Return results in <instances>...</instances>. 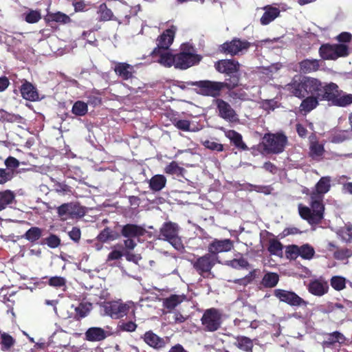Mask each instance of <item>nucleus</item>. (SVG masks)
<instances>
[{
  "label": "nucleus",
  "instance_id": "f257e3e1",
  "mask_svg": "<svg viewBox=\"0 0 352 352\" xmlns=\"http://www.w3.org/2000/svg\"><path fill=\"white\" fill-rule=\"evenodd\" d=\"M330 182L329 177H322L316 184V192L311 195V208L301 204L298 206L300 217L311 224L318 223L323 218L324 208L322 204V195L329 190Z\"/></svg>",
  "mask_w": 352,
  "mask_h": 352
},
{
  "label": "nucleus",
  "instance_id": "f03ea898",
  "mask_svg": "<svg viewBox=\"0 0 352 352\" xmlns=\"http://www.w3.org/2000/svg\"><path fill=\"white\" fill-rule=\"evenodd\" d=\"M322 87V83L316 78L296 76L287 85V89L298 98H305L310 94L319 98Z\"/></svg>",
  "mask_w": 352,
  "mask_h": 352
},
{
  "label": "nucleus",
  "instance_id": "7ed1b4c3",
  "mask_svg": "<svg viewBox=\"0 0 352 352\" xmlns=\"http://www.w3.org/2000/svg\"><path fill=\"white\" fill-rule=\"evenodd\" d=\"M121 235L125 238L123 241L124 248L127 250H133L140 242V238L146 233L143 226L127 223L121 226Z\"/></svg>",
  "mask_w": 352,
  "mask_h": 352
},
{
  "label": "nucleus",
  "instance_id": "20e7f679",
  "mask_svg": "<svg viewBox=\"0 0 352 352\" xmlns=\"http://www.w3.org/2000/svg\"><path fill=\"white\" fill-rule=\"evenodd\" d=\"M179 228L177 223L166 222L160 228L158 239L168 241L177 250H182L184 245L179 236Z\"/></svg>",
  "mask_w": 352,
  "mask_h": 352
},
{
  "label": "nucleus",
  "instance_id": "39448f33",
  "mask_svg": "<svg viewBox=\"0 0 352 352\" xmlns=\"http://www.w3.org/2000/svg\"><path fill=\"white\" fill-rule=\"evenodd\" d=\"M114 72L123 80L132 79L133 86L129 88L132 93L138 94L139 91H142L144 84L137 78H133V74L135 72L133 66L126 63H116Z\"/></svg>",
  "mask_w": 352,
  "mask_h": 352
},
{
  "label": "nucleus",
  "instance_id": "423d86ee",
  "mask_svg": "<svg viewBox=\"0 0 352 352\" xmlns=\"http://www.w3.org/2000/svg\"><path fill=\"white\" fill-rule=\"evenodd\" d=\"M132 301L123 302L121 300L104 302L102 307L104 314L112 318L118 319L126 316L130 309L134 307Z\"/></svg>",
  "mask_w": 352,
  "mask_h": 352
},
{
  "label": "nucleus",
  "instance_id": "0eeeda50",
  "mask_svg": "<svg viewBox=\"0 0 352 352\" xmlns=\"http://www.w3.org/2000/svg\"><path fill=\"white\" fill-rule=\"evenodd\" d=\"M186 84L188 86H197L199 89L198 94L212 97L218 96L220 91L224 88L223 82L210 80L189 81Z\"/></svg>",
  "mask_w": 352,
  "mask_h": 352
},
{
  "label": "nucleus",
  "instance_id": "6e6552de",
  "mask_svg": "<svg viewBox=\"0 0 352 352\" xmlns=\"http://www.w3.org/2000/svg\"><path fill=\"white\" fill-rule=\"evenodd\" d=\"M320 56L326 60H336L339 57L349 54V47L345 44H325L319 50Z\"/></svg>",
  "mask_w": 352,
  "mask_h": 352
},
{
  "label": "nucleus",
  "instance_id": "1a4fd4ad",
  "mask_svg": "<svg viewBox=\"0 0 352 352\" xmlns=\"http://www.w3.org/2000/svg\"><path fill=\"white\" fill-rule=\"evenodd\" d=\"M287 137L282 133L267 134L263 138L265 149L273 153H280L284 150Z\"/></svg>",
  "mask_w": 352,
  "mask_h": 352
},
{
  "label": "nucleus",
  "instance_id": "9d476101",
  "mask_svg": "<svg viewBox=\"0 0 352 352\" xmlns=\"http://www.w3.org/2000/svg\"><path fill=\"white\" fill-rule=\"evenodd\" d=\"M175 67L186 69L200 61V57L194 53V50L190 47L187 51L183 50L175 55Z\"/></svg>",
  "mask_w": 352,
  "mask_h": 352
},
{
  "label": "nucleus",
  "instance_id": "9b49d317",
  "mask_svg": "<svg viewBox=\"0 0 352 352\" xmlns=\"http://www.w3.org/2000/svg\"><path fill=\"white\" fill-rule=\"evenodd\" d=\"M201 320L206 331H215L221 325V314L214 308L208 309L204 313Z\"/></svg>",
  "mask_w": 352,
  "mask_h": 352
},
{
  "label": "nucleus",
  "instance_id": "f8f14e48",
  "mask_svg": "<svg viewBox=\"0 0 352 352\" xmlns=\"http://www.w3.org/2000/svg\"><path fill=\"white\" fill-rule=\"evenodd\" d=\"M218 257L210 253L199 257L192 262L193 267L201 276L210 274V271L217 261Z\"/></svg>",
  "mask_w": 352,
  "mask_h": 352
},
{
  "label": "nucleus",
  "instance_id": "ddd939ff",
  "mask_svg": "<svg viewBox=\"0 0 352 352\" xmlns=\"http://www.w3.org/2000/svg\"><path fill=\"white\" fill-rule=\"evenodd\" d=\"M250 43L245 40L234 38L221 45V50L232 56L243 54L249 49Z\"/></svg>",
  "mask_w": 352,
  "mask_h": 352
},
{
  "label": "nucleus",
  "instance_id": "4468645a",
  "mask_svg": "<svg viewBox=\"0 0 352 352\" xmlns=\"http://www.w3.org/2000/svg\"><path fill=\"white\" fill-rule=\"evenodd\" d=\"M274 296L280 301L287 303L291 306H306L307 302L296 293L284 289H275Z\"/></svg>",
  "mask_w": 352,
  "mask_h": 352
},
{
  "label": "nucleus",
  "instance_id": "2eb2a0df",
  "mask_svg": "<svg viewBox=\"0 0 352 352\" xmlns=\"http://www.w3.org/2000/svg\"><path fill=\"white\" fill-rule=\"evenodd\" d=\"M215 104L217 107L218 114L221 118L229 122H239L238 115L229 103L221 99H217Z\"/></svg>",
  "mask_w": 352,
  "mask_h": 352
},
{
  "label": "nucleus",
  "instance_id": "dca6fc26",
  "mask_svg": "<svg viewBox=\"0 0 352 352\" xmlns=\"http://www.w3.org/2000/svg\"><path fill=\"white\" fill-rule=\"evenodd\" d=\"M234 247L233 241L230 239H217L212 240L208 246V252L217 256V254L221 252H226L230 251Z\"/></svg>",
  "mask_w": 352,
  "mask_h": 352
},
{
  "label": "nucleus",
  "instance_id": "f3484780",
  "mask_svg": "<svg viewBox=\"0 0 352 352\" xmlns=\"http://www.w3.org/2000/svg\"><path fill=\"white\" fill-rule=\"evenodd\" d=\"M57 213L63 221L81 215L80 207L74 203L62 204L57 208Z\"/></svg>",
  "mask_w": 352,
  "mask_h": 352
},
{
  "label": "nucleus",
  "instance_id": "a211bd4d",
  "mask_svg": "<svg viewBox=\"0 0 352 352\" xmlns=\"http://www.w3.org/2000/svg\"><path fill=\"white\" fill-rule=\"evenodd\" d=\"M214 66L219 72L231 76L237 73L240 65L234 60L225 59L217 61Z\"/></svg>",
  "mask_w": 352,
  "mask_h": 352
},
{
  "label": "nucleus",
  "instance_id": "6ab92c4d",
  "mask_svg": "<svg viewBox=\"0 0 352 352\" xmlns=\"http://www.w3.org/2000/svg\"><path fill=\"white\" fill-rule=\"evenodd\" d=\"M321 89L322 93H320V100H327L331 102V104L340 91L338 86L333 82L322 83Z\"/></svg>",
  "mask_w": 352,
  "mask_h": 352
},
{
  "label": "nucleus",
  "instance_id": "aec40b11",
  "mask_svg": "<svg viewBox=\"0 0 352 352\" xmlns=\"http://www.w3.org/2000/svg\"><path fill=\"white\" fill-rule=\"evenodd\" d=\"M153 54L159 57L157 62L162 65L166 67L175 66V56L173 55L168 50L154 49Z\"/></svg>",
  "mask_w": 352,
  "mask_h": 352
},
{
  "label": "nucleus",
  "instance_id": "412c9836",
  "mask_svg": "<svg viewBox=\"0 0 352 352\" xmlns=\"http://www.w3.org/2000/svg\"><path fill=\"white\" fill-rule=\"evenodd\" d=\"M109 333L100 327H90L85 332L86 340L91 342H99L104 340Z\"/></svg>",
  "mask_w": 352,
  "mask_h": 352
},
{
  "label": "nucleus",
  "instance_id": "4be33fe9",
  "mask_svg": "<svg viewBox=\"0 0 352 352\" xmlns=\"http://www.w3.org/2000/svg\"><path fill=\"white\" fill-rule=\"evenodd\" d=\"M175 32V30L173 28L166 30L157 39L155 49L168 50L169 46L173 41Z\"/></svg>",
  "mask_w": 352,
  "mask_h": 352
},
{
  "label": "nucleus",
  "instance_id": "5701e85b",
  "mask_svg": "<svg viewBox=\"0 0 352 352\" xmlns=\"http://www.w3.org/2000/svg\"><path fill=\"white\" fill-rule=\"evenodd\" d=\"M144 340L150 346L157 349L163 348L166 343L164 338L159 337L152 331H148L144 333Z\"/></svg>",
  "mask_w": 352,
  "mask_h": 352
},
{
  "label": "nucleus",
  "instance_id": "b1692460",
  "mask_svg": "<svg viewBox=\"0 0 352 352\" xmlns=\"http://www.w3.org/2000/svg\"><path fill=\"white\" fill-rule=\"evenodd\" d=\"M309 292L315 296H322L326 294L329 289L327 282L322 280H315L309 285Z\"/></svg>",
  "mask_w": 352,
  "mask_h": 352
},
{
  "label": "nucleus",
  "instance_id": "393cba45",
  "mask_svg": "<svg viewBox=\"0 0 352 352\" xmlns=\"http://www.w3.org/2000/svg\"><path fill=\"white\" fill-rule=\"evenodd\" d=\"M21 93L23 98L28 100L36 101L39 98L36 88L28 81H25L21 85Z\"/></svg>",
  "mask_w": 352,
  "mask_h": 352
},
{
  "label": "nucleus",
  "instance_id": "a878e982",
  "mask_svg": "<svg viewBox=\"0 0 352 352\" xmlns=\"http://www.w3.org/2000/svg\"><path fill=\"white\" fill-rule=\"evenodd\" d=\"M264 10L265 12L261 18V23L264 25L273 21L280 14V10L278 8L270 6L265 7Z\"/></svg>",
  "mask_w": 352,
  "mask_h": 352
},
{
  "label": "nucleus",
  "instance_id": "bb28decb",
  "mask_svg": "<svg viewBox=\"0 0 352 352\" xmlns=\"http://www.w3.org/2000/svg\"><path fill=\"white\" fill-rule=\"evenodd\" d=\"M185 300L186 296L184 294H173L163 300V306L169 310H172Z\"/></svg>",
  "mask_w": 352,
  "mask_h": 352
},
{
  "label": "nucleus",
  "instance_id": "cd10ccee",
  "mask_svg": "<svg viewBox=\"0 0 352 352\" xmlns=\"http://www.w3.org/2000/svg\"><path fill=\"white\" fill-rule=\"evenodd\" d=\"M320 99L317 96H307L304 99L300 106V110L304 113L310 112L318 105V100Z\"/></svg>",
  "mask_w": 352,
  "mask_h": 352
},
{
  "label": "nucleus",
  "instance_id": "c85d7f7f",
  "mask_svg": "<svg viewBox=\"0 0 352 352\" xmlns=\"http://www.w3.org/2000/svg\"><path fill=\"white\" fill-rule=\"evenodd\" d=\"M225 135L230 139V140L234 143V144L243 150H247L248 146L242 140V136L241 134L234 130H228L225 131Z\"/></svg>",
  "mask_w": 352,
  "mask_h": 352
},
{
  "label": "nucleus",
  "instance_id": "c756f323",
  "mask_svg": "<svg viewBox=\"0 0 352 352\" xmlns=\"http://www.w3.org/2000/svg\"><path fill=\"white\" fill-rule=\"evenodd\" d=\"M319 67V60L317 59H306L300 63V69L304 73L315 72Z\"/></svg>",
  "mask_w": 352,
  "mask_h": 352
},
{
  "label": "nucleus",
  "instance_id": "7c9ffc66",
  "mask_svg": "<svg viewBox=\"0 0 352 352\" xmlns=\"http://www.w3.org/2000/svg\"><path fill=\"white\" fill-rule=\"evenodd\" d=\"M234 344L241 350L246 352H252L253 347L252 340L245 336L236 337Z\"/></svg>",
  "mask_w": 352,
  "mask_h": 352
},
{
  "label": "nucleus",
  "instance_id": "2f4dec72",
  "mask_svg": "<svg viewBox=\"0 0 352 352\" xmlns=\"http://www.w3.org/2000/svg\"><path fill=\"white\" fill-rule=\"evenodd\" d=\"M352 104V94L340 90L332 104L338 107H346Z\"/></svg>",
  "mask_w": 352,
  "mask_h": 352
},
{
  "label": "nucleus",
  "instance_id": "473e14b6",
  "mask_svg": "<svg viewBox=\"0 0 352 352\" xmlns=\"http://www.w3.org/2000/svg\"><path fill=\"white\" fill-rule=\"evenodd\" d=\"M166 179L162 175H156L149 181V186L152 190L160 191L166 185Z\"/></svg>",
  "mask_w": 352,
  "mask_h": 352
},
{
  "label": "nucleus",
  "instance_id": "72a5a7b5",
  "mask_svg": "<svg viewBox=\"0 0 352 352\" xmlns=\"http://www.w3.org/2000/svg\"><path fill=\"white\" fill-rule=\"evenodd\" d=\"M43 234V230L38 227H32L22 236L23 238L31 243L38 241Z\"/></svg>",
  "mask_w": 352,
  "mask_h": 352
},
{
  "label": "nucleus",
  "instance_id": "f704fd0d",
  "mask_svg": "<svg viewBox=\"0 0 352 352\" xmlns=\"http://www.w3.org/2000/svg\"><path fill=\"white\" fill-rule=\"evenodd\" d=\"M97 14L98 15L99 21H107L113 19V14L112 11L107 7L105 3H102L98 6Z\"/></svg>",
  "mask_w": 352,
  "mask_h": 352
},
{
  "label": "nucleus",
  "instance_id": "c9c22d12",
  "mask_svg": "<svg viewBox=\"0 0 352 352\" xmlns=\"http://www.w3.org/2000/svg\"><path fill=\"white\" fill-rule=\"evenodd\" d=\"M47 19L49 21H54L62 24L69 23L71 21V19L68 15L60 12L48 13Z\"/></svg>",
  "mask_w": 352,
  "mask_h": 352
},
{
  "label": "nucleus",
  "instance_id": "e433bc0d",
  "mask_svg": "<svg viewBox=\"0 0 352 352\" xmlns=\"http://www.w3.org/2000/svg\"><path fill=\"white\" fill-rule=\"evenodd\" d=\"M91 307V305L89 303H80L78 306L72 305V307L75 311L74 318L80 319L85 317L89 312Z\"/></svg>",
  "mask_w": 352,
  "mask_h": 352
},
{
  "label": "nucleus",
  "instance_id": "4c0bfd02",
  "mask_svg": "<svg viewBox=\"0 0 352 352\" xmlns=\"http://www.w3.org/2000/svg\"><path fill=\"white\" fill-rule=\"evenodd\" d=\"M279 280L278 275L274 272H268L265 274L262 279V284L265 287H275Z\"/></svg>",
  "mask_w": 352,
  "mask_h": 352
},
{
  "label": "nucleus",
  "instance_id": "58836bf2",
  "mask_svg": "<svg viewBox=\"0 0 352 352\" xmlns=\"http://www.w3.org/2000/svg\"><path fill=\"white\" fill-rule=\"evenodd\" d=\"M14 199V193L7 190L0 192V211L6 208V207L12 203Z\"/></svg>",
  "mask_w": 352,
  "mask_h": 352
},
{
  "label": "nucleus",
  "instance_id": "ea45409f",
  "mask_svg": "<svg viewBox=\"0 0 352 352\" xmlns=\"http://www.w3.org/2000/svg\"><path fill=\"white\" fill-rule=\"evenodd\" d=\"M344 341V336L338 331H335L328 335L327 338L323 342L326 346H330L336 342L342 343Z\"/></svg>",
  "mask_w": 352,
  "mask_h": 352
},
{
  "label": "nucleus",
  "instance_id": "a19ab883",
  "mask_svg": "<svg viewBox=\"0 0 352 352\" xmlns=\"http://www.w3.org/2000/svg\"><path fill=\"white\" fill-rule=\"evenodd\" d=\"M67 280L62 276H52L48 279V285L56 289H65Z\"/></svg>",
  "mask_w": 352,
  "mask_h": 352
},
{
  "label": "nucleus",
  "instance_id": "79ce46f5",
  "mask_svg": "<svg viewBox=\"0 0 352 352\" xmlns=\"http://www.w3.org/2000/svg\"><path fill=\"white\" fill-rule=\"evenodd\" d=\"M118 235L112 231L110 228H107L98 236V239L102 242H107L108 241H113L118 238Z\"/></svg>",
  "mask_w": 352,
  "mask_h": 352
},
{
  "label": "nucleus",
  "instance_id": "37998d69",
  "mask_svg": "<svg viewBox=\"0 0 352 352\" xmlns=\"http://www.w3.org/2000/svg\"><path fill=\"white\" fill-rule=\"evenodd\" d=\"M87 111V104L80 100L76 102L72 107V113L78 116H85Z\"/></svg>",
  "mask_w": 352,
  "mask_h": 352
},
{
  "label": "nucleus",
  "instance_id": "c03bdc74",
  "mask_svg": "<svg viewBox=\"0 0 352 352\" xmlns=\"http://www.w3.org/2000/svg\"><path fill=\"white\" fill-rule=\"evenodd\" d=\"M164 171L167 174L176 175L179 176L183 175L184 169L182 167H180L177 162H172L165 167Z\"/></svg>",
  "mask_w": 352,
  "mask_h": 352
},
{
  "label": "nucleus",
  "instance_id": "a18cd8bd",
  "mask_svg": "<svg viewBox=\"0 0 352 352\" xmlns=\"http://www.w3.org/2000/svg\"><path fill=\"white\" fill-rule=\"evenodd\" d=\"M2 350L10 349L15 343V340L8 333L5 332L1 333Z\"/></svg>",
  "mask_w": 352,
  "mask_h": 352
},
{
  "label": "nucleus",
  "instance_id": "49530a36",
  "mask_svg": "<svg viewBox=\"0 0 352 352\" xmlns=\"http://www.w3.org/2000/svg\"><path fill=\"white\" fill-rule=\"evenodd\" d=\"M268 250L272 254L281 256L283 254V245L278 241L272 239L270 241Z\"/></svg>",
  "mask_w": 352,
  "mask_h": 352
},
{
  "label": "nucleus",
  "instance_id": "de8ad7c7",
  "mask_svg": "<svg viewBox=\"0 0 352 352\" xmlns=\"http://www.w3.org/2000/svg\"><path fill=\"white\" fill-rule=\"evenodd\" d=\"M324 146L317 142H311L310 146V153L313 158H317L322 156L324 153Z\"/></svg>",
  "mask_w": 352,
  "mask_h": 352
},
{
  "label": "nucleus",
  "instance_id": "09e8293b",
  "mask_svg": "<svg viewBox=\"0 0 352 352\" xmlns=\"http://www.w3.org/2000/svg\"><path fill=\"white\" fill-rule=\"evenodd\" d=\"M13 177L14 170L0 168V184L11 181Z\"/></svg>",
  "mask_w": 352,
  "mask_h": 352
},
{
  "label": "nucleus",
  "instance_id": "8fccbe9b",
  "mask_svg": "<svg viewBox=\"0 0 352 352\" xmlns=\"http://www.w3.org/2000/svg\"><path fill=\"white\" fill-rule=\"evenodd\" d=\"M299 255L305 259H310L314 254V248L309 245H304L301 246L298 250Z\"/></svg>",
  "mask_w": 352,
  "mask_h": 352
},
{
  "label": "nucleus",
  "instance_id": "3c124183",
  "mask_svg": "<svg viewBox=\"0 0 352 352\" xmlns=\"http://www.w3.org/2000/svg\"><path fill=\"white\" fill-rule=\"evenodd\" d=\"M346 280L342 276H333L331 279V285L336 290L340 291L345 288Z\"/></svg>",
  "mask_w": 352,
  "mask_h": 352
},
{
  "label": "nucleus",
  "instance_id": "603ef678",
  "mask_svg": "<svg viewBox=\"0 0 352 352\" xmlns=\"http://www.w3.org/2000/svg\"><path fill=\"white\" fill-rule=\"evenodd\" d=\"M202 144L208 149L215 151H222L223 150V145L219 143H217L211 140H206L202 141Z\"/></svg>",
  "mask_w": 352,
  "mask_h": 352
},
{
  "label": "nucleus",
  "instance_id": "864d4df0",
  "mask_svg": "<svg viewBox=\"0 0 352 352\" xmlns=\"http://www.w3.org/2000/svg\"><path fill=\"white\" fill-rule=\"evenodd\" d=\"M341 238L346 242L352 241V226H348L339 231Z\"/></svg>",
  "mask_w": 352,
  "mask_h": 352
},
{
  "label": "nucleus",
  "instance_id": "5fc2aeb1",
  "mask_svg": "<svg viewBox=\"0 0 352 352\" xmlns=\"http://www.w3.org/2000/svg\"><path fill=\"white\" fill-rule=\"evenodd\" d=\"M41 18V14L36 10H30L25 14V21L29 23L38 22Z\"/></svg>",
  "mask_w": 352,
  "mask_h": 352
},
{
  "label": "nucleus",
  "instance_id": "6e6d98bb",
  "mask_svg": "<svg viewBox=\"0 0 352 352\" xmlns=\"http://www.w3.org/2000/svg\"><path fill=\"white\" fill-rule=\"evenodd\" d=\"M45 241V243L51 248H56L60 244V238L55 234H50Z\"/></svg>",
  "mask_w": 352,
  "mask_h": 352
},
{
  "label": "nucleus",
  "instance_id": "4d7b16f0",
  "mask_svg": "<svg viewBox=\"0 0 352 352\" xmlns=\"http://www.w3.org/2000/svg\"><path fill=\"white\" fill-rule=\"evenodd\" d=\"M131 250H127L124 248V256L128 261L133 262L138 264V262L142 259L140 254H134L131 252Z\"/></svg>",
  "mask_w": 352,
  "mask_h": 352
},
{
  "label": "nucleus",
  "instance_id": "13d9d810",
  "mask_svg": "<svg viewBox=\"0 0 352 352\" xmlns=\"http://www.w3.org/2000/svg\"><path fill=\"white\" fill-rule=\"evenodd\" d=\"M349 138V134L348 131H342L338 133L335 134L332 138V142L333 143H340L347 139Z\"/></svg>",
  "mask_w": 352,
  "mask_h": 352
},
{
  "label": "nucleus",
  "instance_id": "bf43d9fd",
  "mask_svg": "<svg viewBox=\"0 0 352 352\" xmlns=\"http://www.w3.org/2000/svg\"><path fill=\"white\" fill-rule=\"evenodd\" d=\"M232 75L233 76H231L230 78L227 79L226 82H223L224 87L231 89L238 85L239 81V77L236 75Z\"/></svg>",
  "mask_w": 352,
  "mask_h": 352
},
{
  "label": "nucleus",
  "instance_id": "052dcab7",
  "mask_svg": "<svg viewBox=\"0 0 352 352\" xmlns=\"http://www.w3.org/2000/svg\"><path fill=\"white\" fill-rule=\"evenodd\" d=\"M69 238L75 242H78L81 236V232L78 228L74 227L72 230L68 232Z\"/></svg>",
  "mask_w": 352,
  "mask_h": 352
},
{
  "label": "nucleus",
  "instance_id": "680f3d73",
  "mask_svg": "<svg viewBox=\"0 0 352 352\" xmlns=\"http://www.w3.org/2000/svg\"><path fill=\"white\" fill-rule=\"evenodd\" d=\"M5 165L7 166L6 169L12 168L13 170L19 166V162L13 157H8L5 160Z\"/></svg>",
  "mask_w": 352,
  "mask_h": 352
},
{
  "label": "nucleus",
  "instance_id": "e2e57ef3",
  "mask_svg": "<svg viewBox=\"0 0 352 352\" xmlns=\"http://www.w3.org/2000/svg\"><path fill=\"white\" fill-rule=\"evenodd\" d=\"M136 328L137 324L133 321L123 322L122 324H120V329L128 332H133L135 331Z\"/></svg>",
  "mask_w": 352,
  "mask_h": 352
},
{
  "label": "nucleus",
  "instance_id": "0e129e2a",
  "mask_svg": "<svg viewBox=\"0 0 352 352\" xmlns=\"http://www.w3.org/2000/svg\"><path fill=\"white\" fill-rule=\"evenodd\" d=\"M124 256V252L118 250H113L107 256V261L118 260Z\"/></svg>",
  "mask_w": 352,
  "mask_h": 352
},
{
  "label": "nucleus",
  "instance_id": "69168bd1",
  "mask_svg": "<svg viewBox=\"0 0 352 352\" xmlns=\"http://www.w3.org/2000/svg\"><path fill=\"white\" fill-rule=\"evenodd\" d=\"M175 126L179 129L188 131L190 122L186 120H178L175 121Z\"/></svg>",
  "mask_w": 352,
  "mask_h": 352
},
{
  "label": "nucleus",
  "instance_id": "338daca9",
  "mask_svg": "<svg viewBox=\"0 0 352 352\" xmlns=\"http://www.w3.org/2000/svg\"><path fill=\"white\" fill-rule=\"evenodd\" d=\"M72 5L74 6V10L76 12L85 11L87 6L83 0H75L74 1Z\"/></svg>",
  "mask_w": 352,
  "mask_h": 352
},
{
  "label": "nucleus",
  "instance_id": "774afa93",
  "mask_svg": "<svg viewBox=\"0 0 352 352\" xmlns=\"http://www.w3.org/2000/svg\"><path fill=\"white\" fill-rule=\"evenodd\" d=\"M352 35L349 32H344L337 36V40L340 43H349L351 41Z\"/></svg>",
  "mask_w": 352,
  "mask_h": 352
}]
</instances>
